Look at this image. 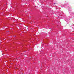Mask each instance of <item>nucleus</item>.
I'll list each match as a JSON object with an SVG mask.
<instances>
[{
    "label": "nucleus",
    "instance_id": "obj_1",
    "mask_svg": "<svg viewBox=\"0 0 74 74\" xmlns=\"http://www.w3.org/2000/svg\"><path fill=\"white\" fill-rule=\"evenodd\" d=\"M56 4V3H54V4Z\"/></svg>",
    "mask_w": 74,
    "mask_h": 74
}]
</instances>
